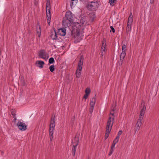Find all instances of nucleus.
Returning <instances> with one entry per match:
<instances>
[{"label": "nucleus", "instance_id": "72a5a7b5", "mask_svg": "<svg viewBox=\"0 0 159 159\" xmlns=\"http://www.w3.org/2000/svg\"><path fill=\"white\" fill-rule=\"evenodd\" d=\"M85 94H87L89 95L90 92V89L87 88L85 91Z\"/></svg>", "mask_w": 159, "mask_h": 159}, {"label": "nucleus", "instance_id": "58836bf2", "mask_svg": "<svg viewBox=\"0 0 159 159\" xmlns=\"http://www.w3.org/2000/svg\"><path fill=\"white\" fill-rule=\"evenodd\" d=\"M21 84L23 86H25V82L23 80H20Z\"/></svg>", "mask_w": 159, "mask_h": 159}, {"label": "nucleus", "instance_id": "79ce46f5", "mask_svg": "<svg viewBox=\"0 0 159 159\" xmlns=\"http://www.w3.org/2000/svg\"><path fill=\"white\" fill-rule=\"evenodd\" d=\"M89 95L87 94H85V95L84 96V98L86 99L87 97H88Z\"/></svg>", "mask_w": 159, "mask_h": 159}, {"label": "nucleus", "instance_id": "9b49d317", "mask_svg": "<svg viewBox=\"0 0 159 159\" xmlns=\"http://www.w3.org/2000/svg\"><path fill=\"white\" fill-rule=\"evenodd\" d=\"M84 60V57L83 55H81L80 57V60L78 63L77 69L80 70L81 69L82 70V66L83 65V62Z\"/></svg>", "mask_w": 159, "mask_h": 159}, {"label": "nucleus", "instance_id": "4468645a", "mask_svg": "<svg viewBox=\"0 0 159 159\" xmlns=\"http://www.w3.org/2000/svg\"><path fill=\"white\" fill-rule=\"evenodd\" d=\"M66 29L65 28H63L59 29L57 33L59 35L64 36H65L66 34Z\"/></svg>", "mask_w": 159, "mask_h": 159}, {"label": "nucleus", "instance_id": "49530a36", "mask_svg": "<svg viewBox=\"0 0 159 159\" xmlns=\"http://www.w3.org/2000/svg\"><path fill=\"white\" fill-rule=\"evenodd\" d=\"M141 126V125H137L136 124L135 127L139 128H140V127Z\"/></svg>", "mask_w": 159, "mask_h": 159}, {"label": "nucleus", "instance_id": "7c9ffc66", "mask_svg": "<svg viewBox=\"0 0 159 159\" xmlns=\"http://www.w3.org/2000/svg\"><path fill=\"white\" fill-rule=\"evenodd\" d=\"M54 62V60L53 58L52 57L49 58V63L51 64Z\"/></svg>", "mask_w": 159, "mask_h": 159}, {"label": "nucleus", "instance_id": "4be33fe9", "mask_svg": "<svg viewBox=\"0 0 159 159\" xmlns=\"http://www.w3.org/2000/svg\"><path fill=\"white\" fill-rule=\"evenodd\" d=\"M111 117V120L114 121L115 116H114V112H112V111H110V115L109 116V118Z\"/></svg>", "mask_w": 159, "mask_h": 159}, {"label": "nucleus", "instance_id": "a878e982", "mask_svg": "<svg viewBox=\"0 0 159 159\" xmlns=\"http://www.w3.org/2000/svg\"><path fill=\"white\" fill-rule=\"evenodd\" d=\"M116 2V0H110L109 2L110 5L113 6L115 5Z\"/></svg>", "mask_w": 159, "mask_h": 159}, {"label": "nucleus", "instance_id": "c9c22d12", "mask_svg": "<svg viewBox=\"0 0 159 159\" xmlns=\"http://www.w3.org/2000/svg\"><path fill=\"white\" fill-rule=\"evenodd\" d=\"M46 13H47H47H48V15L49 14L51 15L50 8L46 9Z\"/></svg>", "mask_w": 159, "mask_h": 159}, {"label": "nucleus", "instance_id": "20e7f679", "mask_svg": "<svg viewBox=\"0 0 159 159\" xmlns=\"http://www.w3.org/2000/svg\"><path fill=\"white\" fill-rule=\"evenodd\" d=\"M18 129L21 131L25 130L27 129V125L25 123L21 121H19L17 124Z\"/></svg>", "mask_w": 159, "mask_h": 159}, {"label": "nucleus", "instance_id": "a19ab883", "mask_svg": "<svg viewBox=\"0 0 159 159\" xmlns=\"http://www.w3.org/2000/svg\"><path fill=\"white\" fill-rule=\"evenodd\" d=\"M11 114L13 117H16V115L14 112L13 111H11Z\"/></svg>", "mask_w": 159, "mask_h": 159}, {"label": "nucleus", "instance_id": "6e6552de", "mask_svg": "<svg viewBox=\"0 0 159 159\" xmlns=\"http://www.w3.org/2000/svg\"><path fill=\"white\" fill-rule=\"evenodd\" d=\"M106 51V39L105 38H103L102 42V45L101 47V55L103 56L104 54L103 52Z\"/></svg>", "mask_w": 159, "mask_h": 159}, {"label": "nucleus", "instance_id": "f03ea898", "mask_svg": "<svg viewBox=\"0 0 159 159\" xmlns=\"http://www.w3.org/2000/svg\"><path fill=\"white\" fill-rule=\"evenodd\" d=\"M97 2H89L87 6V9L89 10L94 11L97 8Z\"/></svg>", "mask_w": 159, "mask_h": 159}, {"label": "nucleus", "instance_id": "412c9836", "mask_svg": "<svg viewBox=\"0 0 159 159\" xmlns=\"http://www.w3.org/2000/svg\"><path fill=\"white\" fill-rule=\"evenodd\" d=\"M96 98H92V100L90 101V106L92 107H94V106L95 102H96Z\"/></svg>", "mask_w": 159, "mask_h": 159}, {"label": "nucleus", "instance_id": "cd10ccee", "mask_svg": "<svg viewBox=\"0 0 159 159\" xmlns=\"http://www.w3.org/2000/svg\"><path fill=\"white\" fill-rule=\"evenodd\" d=\"M46 7V9L50 8V0H47Z\"/></svg>", "mask_w": 159, "mask_h": 159}, {"label": "nucleus", "instance_id": "9d476101", "mask_svg": "<svg viewBox=\"0 0 159 159\" xmlns=\"http://www.w3.org/2000/svg\"><path fill=\"white\" fill-rule=\"evenodd\" d=\"M132 23L133 22L128 21L126 32V34L127 35L130 34L131 33Z\"/></svg>", "mask_w": 159, "mask_h": 159}, {"label": "nucleus", "instance_id": "b1692460", "mask_svg": "<svg viewBox=\"0 0 159 159\" xmlns=\"http://www.w3.org/2000/svg\"><path fill=\"white\" fill-rule=\"evenodd\" d=\"M46 15L47 22L48 24L49 25H50V20L51 19V15L50 14L48 15V13L46 14Z\"/></svg>", "mask_w": 159, "mask_h": 159}, {"label": "nucleus", "instance_id": "ea45409f", "mask_svg": "<svg viewBox=\"0 0 159 159\" xmlns=\"http://www.w3.org/2000/svg\"><path fill=\"white\" fill-rule=\"evenodd\" d=\"M122 133V130H120L118 132L117 136H119V137H120V135Z\"/></svg>", "mask_w": 159, "mask_h": 159}, {"label": "nucleus", "instance_id": "473e14b6", "mask_svg": "<svg viewBox=\"0 0 159 159\" xmlns=\"http://www.w3.org/2000/svg\"><path fill=\"white\" fill-rule=\"evenodd\" d=\"M50 71L51 72H53L55 70L54 66V65H52L49 67Z\"/></svg>", "mask_w": 159, "mask_h": 159}, {"label": "nucleus", "instance_id": "4c0bfd02", "mask_svg": "<svg viewBox=\"0 0 159 159\" xmlns=\"http://www.w3.org/2000/svg\"><path fill=\"white\" fill-rule=\"evenodd\" d=\"M110 28L111 29V30H110L111 32L112 31L113 33L115 32V30L114 28L112 26H110Z\"/></svg>", "mask_w": 159, "mask_h": 159}, {"label": "nucleus", "instance_id": "a211bd4d", "mask_svg": "<svg viewBox=\"0 0 159 159\" xmlns=\"http://www.w3.org/2000/svg\"><path fill=\"white\" fill-rule=\"evenodd\" d=\"M119 138H120L119 137V136H117L116 137V138L114 140V141H113V143H112L111 146L115 148V145L118 142L119 139Z\"/></svg>", "mask_w": 159, "mask_h": 159}, {"label": "nucleus", "instance_id": "2eb2a0df", "mask_svg": "<svg viewBox=\"0 0 159 159\" xmlns=\"http://www.w3.org/2000/svg\"><path fill=\"white\" fill-rule=\"evenodd\" d=\"M55 126V118L54 117L53 118H52L51 119L49 129H54Z\"/></svg>", "mask_w": 159, "mask_h": 159}, {"label": "nucleus", "instance_id": "de8ad7c7", "mask_svg": "<svg viewBox=\"0 0 159 159\" xmlns=\"http://www.w3.org/2000/svg\"><path fill=\"white\" fill-rule=\"evenodd\" d=\"M13 118H14V119H13V121L15 122L17 120V118L16 117H15Z\"/></svg>", "mask_w": 159, "mask_h": 159}, {"label": "nucleus", "instance_id": "e433bc0d", "mask_svg": "<svg viewBox=\"0 0 159 159\" xmlns=\"http://www.w3.org/2000/svg\"><path fill=\"white\" fill-rule=\"evenodd\" d=\"M94 109V107H90L89 109V112L90 113H92Z\"/></svg>", "mask_w": 159, "mask_h": 159}, {"label": "nucleus", "instance_id": "5701e85b", "mask_svg": "<svg viewBox=\"0 0 159 159\" xmlns=\"http://www.w3.org/2000/svg\"><path fill=\"white\" fill-rule=\"evenodd\" d=\"M82 69H81L80 70L79 69H77L76 72V75L77 78H79L81 74V71Z\"/></svg>", "mask_w": 159, "mask_h": 159}, {"label": "nucleus", "instance_id": "39448f33", "mask_svg": "<svg viewBox=\"0 0 159 159\" xmlns=\"http://www.w3.org/2000/svg\"><path fill=\"white\" fill-rule=\"evenodd\" d=\"M38 55L40 58L45 60H47L48 58V57L46 54V52L44 50H40L38 53Z\"/></svg>", "mask_w": 159, "mask_h": 159}, {"label": "nucleus", "instance_id": "c756f323", "mask_svg": "<svg viewBox=\"0 0 159 159\" xmlns=\"http://www.w3.org/2000/svg\"><path fill=\"white\" fill-rule=\"evenodd\" d=\"M142 119L139 118V119L138 120V121H137V122L136 124L137 125H141L142 123Z\"/></svg>", "mask_w": 159, "mask_h": 159}, {"label": "nucleus", "instance_id": "a18cd8bd", "mask_svg": "<svg viewBox=\"0 0 159 159\" xmlns=\"http://www.w3.org/2000/svg\"><path fill=\"white\" fill-rule=\"evenodd\" d=\"M34 4L35 6H37L38 4V1H34Z\"/></svg>", "mask_w": 159, "mask_h": 159}, {"label": "nucleus", "instance_id": "bb28decb", "mask_svg": "<svg viewBox=\"0 0 159 159\" xmlns=\"http://www.w3.org/2000/svg\"><path fill=\"white\" fill-rule=\"evenodd\" d=\"M78 0H71L70 3V5L71 7H72L73 6H74L76 3L77 1Z\"/></svg>", "mask_w": 159, "mask_h": 159}, {"label": "nucleus", "instance_id": "c85d7f7f", "mask_svg": "<svg viewBox=\"0 0 159 159\" xmlns=\"http://www.w3.org/2000/svg\"><path fill=\"white\" fill-rule=\"evenodd\" d=\"M128 21L133 22V16L131 12L130 13L128 18Z\"/></svg>", "mask_w": 159, "mask_h": 159}, {"label": "nucleus", "instance_id": "2f4dec72", "mask_svg": "<svg viewBox=\"0 0 159 159\" xmlns=\"http://www.w3.org/2000/svg\"><path fill=\"white\" fill-rule=\"evenodd\" d=\"M126 46L125 44H124L122 45V52H123L124 51L125 52H126Z\"/></svg>", "mask_w": 159, "mask_h": 159}, {"label": "nucleus", "instance_id": "dca6fc26", "mask_svg": "<svg viewBox=\"0 0 159 159\" xmlns=\"http://www.w3.org/2000/svg\"><path fill=\"white\" fill-rule=\"evenodd\" d=\"M37 28V34L39 38H40L41 36V28L40 25L38 23L37 25L36 26Z\"/></svg>", "mask_w": 159, "mask_h": 159}, {"label": "nucleus", "instance_id": "aec40b11", "mask_svg": "<svg viewBox=\"0 0 159 159\" xmlns=\"http://www.w3.org/2000/svg\"><path fill=\"white\" fill-rule=\"evenodd\" d=\"M51 37L53 39H57V34L55 31L52 32Z\"/></svg>", "mask_w": 159, "mask_h": 159}, {"label": "nucleus", "instance_id": "393cba45", "mask_svg": "<svg viewBox=\"0 0 159 159\" xmlns=\"http://www.w3.org/2000/svg\"><path fill=\"white\" fill-rule=\"evenodd\" d=\"M115 148V147H113L112 146H111V149L109 153L108 154L109 156H111L112 154V153H113Z\"/></svg>", "mask_w": 159, "mask_h": 159}, {"label": "nucleus", "instance_id": "7ed1b4c3", "mask_svg": "<svg viewBox=\"0 0 159 159\" xmlns=\"http://www.w3.org/2000/svg\"><path fill=\"white\" fill-rule=\"evenodd\" d=\"M111 117L109 118L107 121L106 128V132H107V133H110L114 123V121L111 120Z\"/></svg>", "mask_w": 159, "mask_h": 159}, {"label": "nucleus", "instance_id": "6ab92c4d", "mask_svg": "<svg viewBox=\"0 0 159 159\" xmlns=\"http://www.w3.org/2000/svg\"><path fill=\"white\" fill-rule=\"evenodd\" d=\"M54 130V129H49V135L51 141H52L53 139Z\"/></svg>", "mask_w": 159, "mask_h": 159}, {"label": "nucleus", "instance_id": "f257e3e1", "mask_svg": "<svg viewBox=\"0 0 159 159\" xmlns=\"http://www.w3.org/2000/svg\"><path fill=\"white\" fill-rule=\"evenodd\" d=\"M72 35L75 39V42L76 43L79 42L82 39L84 29L79 23L75 22L72 26Z\"/></svg>", "mask_w": 159, "mask_h": 159}, {"label": "nucleus", "instance_id": "37998d69", "mask_svg": "<svg viewBox=\"0 0 159 159\" xmlns=\"http://www.w3.org/2000/svg\"><path fill=\"white\" fill-rule=\"evenodd\" d=\"M75 116H73L72 118H71V121L72 122H73L74 120H75Z\"/></svg>", "mask_w": 159, "mask_h": 159}, {"label": "nucleus", "instance_id": "1a4fd4ad", "mask_svg": "<svg viewBox=\"0 0 159 159\" xmlns=\"http://www.w3.org/2000/svg\"><path fill=\"white\" fill-rule=\"evenodd\" d=\"M78 140L76 141L75 143H72V154L73 156H75V152L76 149V148L78 145Z\"/></svg>", "mask_w": 159, "mask_h": 159}, {"label": "nucleus", "instance_id": "f8f14e48", "mask_svg": "<svg viewBox=\"0 0 159 159\" xmlns=\"http://www.w3.org/2000/svg\"><path fill=\"white\" fill-rule=\"evenodd\" d=\"M146 109V106L145 105H143L142 107V109L140 112V114L139 115V118L141 119H143L144 114L145 113V111Z\"/></svg>", "mask_w": 159, "mask_h": 159}, {"label": "nucleus", "instance_id": "09e8293b", "mask_svg": "<svg viewBox=\"0 0 159 159\" xmlns=\"http://www.w3.org/2000/svg\"><path fill=\"white\" fill-rule=\"evenodd\" d=\"M115 110V108H113L111 110V111H112V112H114V111Z\"/></svg>", "mask_w": 159, "mask_h": 159}, {"label": "nucleus", "instance_id": "f704fd0d", "mask_svg": "<svg viewBox=\"0 0 159 159\" xmlns=\"http://www.w3.org/2000/svg\"><path fill=\"white\" fill-rule=\"evenodd\" d=\"M110 133H107V132H106L105 136V139H106L108 138Z\"/></svg>", "mask_w": 159, "mask_h": 159}, {"label": "nucleus", "instance_id": "423d86ee", "mask_svg": "<svg viewBox=\"0 0 159 159\" xmlns=\"http://www.w3.org/2000/svg\"><path fill=\"white\" fill-rule=\"evenodd\" d=\"M73 22V21L63 18L62 25L65 28L69 27Z\"/></svg>", "mask_w": 159, "mask_h": 159}, {"label": "nucleus", "instance_id": "ddd939ff", "mask_svg": "<svg viewBox=\"0 0 159 159\" xmlns=\"http://www.w3.org/2000/svg\"><path fill=\"white\" fill-rule=\"evenodd\" d=\"M125 55L126 52H125L124 51L122 52L121 53L120 56V59L119 61V65L120 66H121L122 65Z\"/></svg>", "mask_w": 159, "mask_h": 159}, {"label": "nucleus", "instance_id": "0eeeda50", "mask_svg": "<svg viewBox=\"0 0 159 159\" xmlns=\"http://www.w3.org/2000/svg\"><path fill=\"white\" fill-rule=\"evenodd\" d=\"M64 18L73 21L74 17L73 14L70 11H67L66 12L65 16Z\"/></svg>", "mask_w": 159, "mask_h": 159}, {"label": "nucleus", "instance_id": "f3484780", "mask_svg": "<svg viewBox=\"0 0 159 159\" xmlns=\"http://www.w3.org/2000/svg\"><path fill=\"white\" fill-rule=\"evenodd\" d=\"M44 64V62L42 61H38L36 63V66L41 68L43 67V65Z\"/></svg>", "mask_w": 159, "mask_h": 159}, {"label": "nucleus", "instance_id": "c03bdc74", "mask_svg": "<svg viewBox=\"0 0 159 159\" xmlns=\"http://www.w3.org/2000/svg\"><path fill=\"white\" fill-rule=\"evenodd\" d=\"M139 128H137L135 127V133H136V132L138 131L139 130Z\"/></svg>", "mask_w": 159, "mask_h": 159}, {"label": "nucleus", "instance_id": "8fccbe9b", "mask_svg": "<svg viewBox=\"0 0 159 159\" xmlns=\"http://www.w3.org/2000/svg\"><path fill=\"white\" fill-rule=\"evenodd\" d=\"M34 1H37V0H34Z\"/></svg>", "mask_w": 159, "mask_h": 159}]
</instances>
